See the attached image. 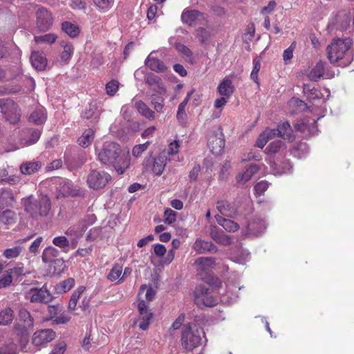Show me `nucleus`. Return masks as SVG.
<instances>
[{"label":"nucleus","instance_id":"nucleus-1","mask_svg":"<svg viewBox=\"0 0 354 354\" xmlns=\"http://www.w3.org/2000/svg\"><path fill=\"white\" fill-rule=\"evenodd\" d=\"M97 159L103 165L113 166L118 174H122L129 167L130 160L127 155L122 154L119 144L113 141H97L95 145Z\"/></svg>","mask_w":354,"mask_h":354},{"label":"nucleus","instance_id":"nucleus-2","mask_svg":"<svg viewBox=\"0 0 354 354\" xmlns=\"http://www.w3.org/2000/svg\"><path fill=\"white\" fill-rule=\"evenodd\" d=\"M26 212L32 218L47 216L51 209V202L46 195L37 197L30 195L22 200Z\"/></svg>","mask_w":354,"mask_h":354},{"label":"nucleus","instance_id":"nucleus-3","mask_svg":"<svg viewBox=\"0 0 354 354\" xmlns=\"http://www.w3.org/2000/svg\"><path fill=\"white\" fill-rule=\"evenodd\" d=\"M204 331L196 324L189 323L183 330L181 342L184 348L192 351L198 347L201 343V335Z\"/></svg>","mask_w":354,"mask_h":354},{"label":"nucleus","instance_id":"nucleus-4","mask_svg":"<svg viewBox=\"0 0 354 354\" xmlns=\"http://www.w3.org/2000/svg\"><path fill=\"white\" fill-rule=\"evenodd\" d=\"M352 44L353 39L351 38L333 39L326 48L327 57L330 62L334 64L342 59Z\"/></svg>","mask_w":354,"mask_h":354},{"label":"nucleus","instance_id":"nucleus-5","mask_svg":"<svg viewBox=\"0 0 354 354\" xmlns=\"http://www.w3.org/2000/svg\"><path fill=\"white\" fill-rule=\"evenodd\" d=\"M169 158L165 151H162L154 158H149L144 163L143 166L146 171H152L156 176H160L165 170V166Z\"/></svg>","mask_w":354,"mask_h":354},{"label":"nucleus","instance_id":"nucleus-6","mask_svg":"<svg viewBox=\"0 0 354 354\" xmlns=\"http://www.w3.org/2000/svg\"><path fill=\"white\" fill-rule=\"evenodd\" d=\"M111 179V176L102 170L92 169L87 176L88 186L93 189L104 187Z\"/></svg>","mask_w":354,"mask_h":354},{"label":"nucleus","instance_id":"nucleus-7","mask_svg":"<svg viewBox=\"0 0 354 354\" xmlns=\"http://www.w3.org/2000/svg\"><path fill=\"white\" fill-rule=\"evenodd\" d=\"M56 337L55 332L50 328L41 329L35 331L32 336V344L38 350L46 347Z\"/></svg>","mask_w":354,"mask_h":354},{"label":"nucleus","instance_id":"nucleus-8","mask_svg":"<svg viewBox=\"0 0 354 354\" xmlns=\"http://www.w3.org/2000/svg\"><path fill=\"white\" fill-rule=\"evenodd\" d=\"M295 127L304 137L313 136L318 132L316 120L310 118H304L298 120L295 123Z\"/></svg>","mask_w":354,"mask_h":354},{"label":"nucleus","instance_id":"nucleus-9","mask_svg":"<svg viewBox=\"0 0 354 354\" xmlns=\"http://www.w3.org/2000/svg\"><path fill=\"white\" fill-rule=\"evenodd\" d=\"M326 63L322 61L318 62L309 72L308 76L310 80L317 82L322 77L325 79L333 78L335 73L326 66Z\"/></svg>","mask_w":354,"mask_h":354},{"label":"nucleus","instance_id":"nucleus-10","mask_svg":"<svg viewBox=\"0 0 354 354\" xmlns=\"http://www.w3.org/2000/svg\"><path fill=\"white\" fill-rule=\"evenodd\" d=\"M26 298L32 303L47 304L50 302L53 296L50 292L45 288H32L26 293Z\"/></svg>","mask_w":354,"mask_h":354},{"label":"nucleus","instance_id":"nucleus-11","mask_svg":"<svg viewBox=\"0 0 354 354\" xmlns=\"http://www.w3.org/2000/svg\"><path fill=\"white\" fill-rule=\"evenodd\" d=\"M36 22L41 31H47L53 24L52 15L47 9L39 8L36 12Z\"/></svg>","mask_w":354,"mask_h":354},{"label":"nucleus","instance_id":"nucleus-12","mask_svg":"<svg viewBox=\"0 0 354 354\" xmlns=\"http://www.w3.org/2000/svg\"><path fill=\"white\" fill-rule=\"evenodd\" d=\"M138 307L139 311L138 326L140 329L145 330L147 329L149 326L153 318V313L144 300L139 302Z\"/></svg>","mask_w":354,"mask_h":354},{"label":"nucleus","instance_id":"nucleus-13","mask_svg":"<svg viewBox=\"0 0 354 354\" xmlns=\"http://www.w3.org/2000/svg\"><path fill=\"white\" fill-rule=\"evenodd\" d=\"M195 302L201 306L204 305L205 306H213L217 304L216 300L212 295L207 293V289L203 286H198L195 291Z\"/></svg>","mask_w":354,"mask_h":354},{"label":"nucleus","instance_id":"nucleus-14","mask_svg":"<svg viewBox=\"0 0 354 354\" xmlns=\"http://www.w3.org/2000/svg\"><path fill=\"white\" fill-rule=\"evenodd\" d=\"M208 147L214 154H219L225 147L223 134L212 133L208 139Z\"/></svg>","mask_w":354,"mask_h":354},{"label":"nucleus","instance_id":"nucleus-15","mask_svg":"<svg viewBox=\"0 0 354 354\" xmlns=\"http://www.w3.org/2000/svg\"><path fill=\"white\" fill-rule=\"evenodd\" d=\"M216 209L224 216L234 218L237 214L236 205L227 201H218L216 203Z\"/></svg>","mask_w":354,"mask_h":354},{"label":"nucleus","instance_id":"nucleus-16","mask_svg":"<svg viewBox=\"0 0 354 354\" xmlns=\"http://www.w3.org/2000/svg\"><path fill=\"white\" fill-rule=\"evenodd\" d=\"M57 189L59 195L62 196H77L80 195V188L68 180H62Z\"/></svg>","mask_w":354,"mask_h":354},{"label":"nucleus","instance_id":"nucleus-17","mask_svg":"<svg viewBox=\"0 0 354 354\" xmlns=\"http://www.w3.org/2000/svg\"><path fill=\"white\" fill-rule=\"evenodd\" d=\"M266 228L265 221L260 218H254L250 221L248 225V232L250 235L258 236L262 234Z\"/></svg>","mask_w":354,"mask_h":354},{"label":"nucleus","instance_id":"nucleus-18","mask_svg":"<svg viewBox=\"0 0 354 354\" xmlns=\"http://www.w3.org/2000/svg\"><path fill=\"white\" fill-rule=\"evenodd\" d=\"M145 82L152 90L158 94L162 95L165 93L166 88L162 80L158 76L153 74H149L145 77Z\"/></svg>","mask_w":354,"mask_h":354},{"label":"nucleus","instance_id":"nucleus-19","mask_svg":"<svg viewBox=\"0 0 354 354\" xmlns=\"http://www.w3.org/2000/svg\"><path fill=\"white\" fill-rule=\"evenodd\" d=\"M271 131L274 133V136H277L289 141H292L295 138L292 127L288 122L279 124L276 129H271Z\"/></svg>","mask_w":354,"mask_h":354},{"label":"nucleus","instance_id":"nucleus-20","mask_svg":"<svg viewBox=\"0 0 354 354\" xmlns=\"http://www.w3.org/2000/svg\"><path fill=\"white\" fill-rule=\"evenodd\" d=\"M193 248L195 251L200 254L207 252L215 253L218 250L217 247L211 241H204L200 239L196 240Z\"/></svg>","mask_w":354,"mask_h":354},{"label":"nucleus","instance_id":"nucleus-21","mask_svg":"<svg viewBox=\"0 0 354 354\" xmlns=\"http://www.w3.org/2000/svg\"><path fill=\"white\" fill-rule=\"evenodd\" d=\"M19 320L23 322V327L21 330V334L27 333L28 328H30L34 325V319L31 317L30 313L25 308H21L19 310Z\"/></svg>","mask_w":354,"mask_h":354},{"label":"nucleus","instance_id":"nucleus-22","mask_svg":"<svg viewBox=\"0 0 354 354\" xmlns=\"http://www.w3.org/2000/svg\"><path fill=\"white\" fill-rule=\"evenodd\" d=\"M30 62L37 71H44L47 66V59L43 53L35 51L31 53Z\"/></svg>","mask_w":354,"mask_h":354},{"label":"nucleus","instance_id":"nucleus-23","mask_svg":"<svg viewBox=\"0 0 354 354\" xmlns=\"http://www.w3.org/2000/svg\"><path fill=\"white\" fill-rule=\"evenodd\" d=\"M153 52L151 53L145 59V65L151 71L160 73L164 72L167 67L165 64L160 59L153 56Z\"/></svg>","mask_w":354,"mask_h":354},{"label":"nucleus","instance_id":"nucleus-24","mask_svg":"<svg viewBox=\"0 0 354 354\" xmlns=\"http://www.w3.org/2000/svg\"><path fill=\"white\" fill-rule=\"evenodd\" d=\"M203 16V13L196 10H187L183 12L181 19L183 23L192 26Z\"/></svg>","mask_w":354,"mask_h":354},{"label":"nucleus","instance_id":"nucleus-25","mask_svg":"<svg viewBox=\"0 0 354 354\" xmlns=\"http://www.w3.org/2000/svg\"><path fill=\"white\" fill-rule=\"evenodd\" d=\"M122 266L119 264H115L107 275V279L116 284H120L124 282L122 277Z\"/></svg>","mask_w":354,"mask_h":354},{"label":"nucleus","instance_id":"nucleus-26","mask_svg":"<svg viewBox=\"0 0 354 354\" xmlns=\"http://www.w3.org/2000/svg\"><path fill=\"white\" fill-rule=\"evenodd\" d=\"M100 115V109L96 101H92L82 112V116L86 119L97 120Z\"/></svg>","mask_w":354,"mask_h":354},{"label":"nucleus","instance_id":"nucleus-27","mask_svg":"<svg viewBox=\"0 0 354 354\" xmlns=\"http://www.w3.org/2000/svg\"><path fill=\"white\" fill-rule=\"evenodd\" d=\"M196 37L202 45L206 46L211 43L212 32L209 28H198L196 30Z\"/></svg>","mask_w":354,"mask_h":354},{"label":"nucleus","instance_id":"nucleus-28","mask_svg":"<svg viewBox=\"0 0 354 354\" xmlns=\"http://www.w3.org/2000/svg\"><path fill=\"white\" fill-rule=\"evenodd\" d=\"M5 117L12 124H16L19 121L21 113L17 104L10 102V111H3Z\"/></svg>","mask_w":354,"mask_h":354},{"label":"nucleus","instance_id":"nucleus-29","mask_svg":"<svg viewBox=\"0 0 354 354\" xmlns=\"http://www.w3.org/2000/svg\"><path fill=\"white\" fill-rule=\"evenodd\" d=\"M29 120L32 123L39 125L46 120V113L44 107L37 108L30 115Z\"/></svg>","mask_w":354,"mask_h":354},{"label":"nucleus","instance_id":"nucleus-30","mask_svg":"<svg viewBox=\"0 0 354 354\" xmlns=\"http://www.w3.org/2000/svg\"><path fill=\"white\" fill-rule=\"evenodd\" d=\"M136 108L138 111L146 119L153 120L156 118V113L145 102L138 101L136 103Z\"/></svg>","mask_w":354,"mask_h":354},{"label":"nucleus","instance_id":"nucleus-31","mask_svg":"<svg viewBox=\"0 0 354 354\" xmlns=\"http://www.w3.org/2000/svg\"><path fill=\"white\" fill-rule=\"evenodd\" d=\"M215 218L218 223L221 225L226 231L235 232L239 227V225L237 223L232 220L225 218L221 215H216Z\"/></svg>","mask_w":354,"mask_h":354},{"label":"nucleus","instance_id":"nucleus-32","mask_svg":"<svg viewBox=\"0 0 354 354\" xmlns=\"http://www.w3.org/2000/svg\"><path fill=\"white\" fill-rule=\"evenodd\" d=\"M218 91L222 96L229 97L234 92V86L229 79L223 80L218 86Z\"/></svg>","mask_w":354,"mask_h":354},{"label":"nucleus","instance_id":"nucleus-33","mask_svg":"<svg viewBox=\"0 0 354 354\" xmlns=\"http://www.w3.org/2000/svg\"><path fill=\"white\" fill-rule=\"evenodd\" d=\"M95 132L93 129H88L84 131L82 135L78 138V144L84 147H88L93 141Z\"/></svg>","mask_w":354,"mask_h":354},{"label":"nucleus","instance_id":"nucleus-34","mask_svg":"<svg viewBox=\"0 0 354 354\" xmlns=\"http://www.w3.org/2000/svg\"><path fill=\"white\" fill-rule=\"evenodd\" d=\"M41 167L39 162H24L20 166L21 172L25 175H30L37 171Z\"/></svg>","mask_w":354,"mask_h":354},{"label":"nucleus","instance_id":"nucleus-35","mask_svg":"<svg viewBox=\"0 0 354 354\" xmlns=\"http://www.w3.org/2000/svg\"><path fill=\"white\" fill-rule=\"evenodd\" d=\"M87 228L86 224L80 220L76 225L67 230L66 234L73 235L76 239H80L83 236Z\"/></svg>","mask_w":354,"mask_h":354},{"label":"nucleus","instance_id":"nucleus-36","mask_svg":"<svg viewBox=\"0 0 354 354\" xmlns=\"http://www.w3.org/2000/svg\"><path fill=\"white\" fill-rule=\"evenodd\" d=\"M195 264L198 265V270L205 271L212 268L215 265V258L214 257H200L196 259Z\"/></svg>","mask_w":354,"mask_h":354},{"label":"nucleus","instance_id":"nucleus-37","mask_svg":"<svg viewBox=\"0 0 354 354\" xmlns=\"http://www.w3.org/2000/svg\"><path fill=\"white\" fill-rule=\"evenodd\" d=\"M62 46L64 49L60 54V59L61 62L65 64L71 59L74 52V48L72 44L69 43L62 42Z\"/></svg>","mask_w":354,"mask_h":354},{"label":"nucleus","instance_id":"nucleus-38","mask_svg":"<svg viewBox=\"0 0 354 354\" xmlns=\"http://www.w3.org/2000/svg\"><path fill=\"white\" fill-rule=\"evenodd\" d=\"M259 170L257 165L251 164L245 169V171L238 176L237 179L239 181L247 182L251 179L252 176L256 174Z\"/></svg>","mask_w":354,"mask_h":354},{"label":"nucleus","instance_id":"nucleus-39","mask_svg":"<svg viewBox=\"0 0 354 354\" xmlns=\"http://www.w3.org/2000/svg\"><path fill=\"white\" fill-rule=\"evenodd\" d=\"M273 137H274V133L270 129H267L260 135L255 145L259 148L263 149L267 142Z\"/></svg>","mask_w":354,"mask_h":354},{"label":"nucleus","instance_id":"nucleus-40","mask_svg":"<svg viewBox=\"0 0 354 354\" xmlns=\"http://www.w3.org/2000/svg\"><path fill=\"white\" fill-rule=\"evenodd\" d=\"M266 150L268 154L273 155L278 152L284 151L285 145L283 142L277 140L270 142L266 147Z\"/></svg>","mask_w":354,"mask_h":354},{"label":"nucleus","instance_id":"nucleus-41","mask_svg":"<svg viewBox=\"0 0 354 354\" xmlns=\"http://www.w3.org/2000/svg\"><path fill=\"white\" fill-rule=\"evenodd\" d=\"M59 255V251L53 246L46 248L42 253V261L44 263L51 261L53 258L57 257Z\"/></svg>","mask_w":354,"mask_h":354},{"label":"nucleus","instance_id":"nucleus-42","mask_svg":"<svg viewBox=\"0 0 354 354\" xmlns=\"http://www.w3.org/2000/svg\"><path fill=\"white\" fill-rule=\"evenodd\" d=\"M62 28L71 37H77L80 33L79 27L69 21L62 23Z\"/></svg>","mask_w":354,"mask_h":354},{"label":"nucleus","instance_id":"nucleus-43","mask_svg":"<svg viewBox=\"0 0 354 354\" xmlns=\"http://www.w3.org/2000/svg\"><path fill=\"white\" fill-rule=\"evenodd\" d=\"M14 318L13 311L11 308H7L0 311V325L10 324Z\"/></svg>","mask_w":354,"mask_h":354},{"label":"nucleus","instance_id":"nucleus-44","mask_svg":"<svg viewBox=\"0 0 354 354\" xmlns=\"http://www.w3.org/2000/svg\"><path fill=\"white\" fill-rule=\"evenodd\" d=\"M23 250L24 248L21 245H17L12 248L6 249L3 252V255L5 258L8 259L17 258L20 255Z\"/></svg>","mask_w":354,"mask_h":354},{"label":"nucleus","instance_id":"nucleus-45","mask_svg":"<svg viewBox=\"0 0 354 354\" xmlns=\"http://www.w3.org/2000/svg\"><path fill=\"white\" fill-rule=\"evenodd\" d=\"M85 290V287L80 286L76 290H75L71 297L68 302V308L71 310H74L76 308L77 301L80 297V295Z\"/></svg>","mask_w":354,"mask_h":354},{"label":"nucleus","instance_id":"nucleus-46","mask_svg":"<svg viewBox=\"0 0 354 354\" xmlns=\"http://www.w3.org/2000/svg\"><path fill=\"white\" fill-rule=\"evenodd\" d=\"M15 215V212L10 209L0 211V223L5 225L12 224L14 223Z\"/></svg>","mask_w":354,"mask_h":354},{"label":"nucleus","instance_id":"nucleus-47","mask_svg":"<svg viewBox=\"0 0 354 354\" xmlns=\"http://www.w3.org/2000/svg\"><path fill=\"white\" fill-rule=\"evenodd\" d=\"M57 39V36L53 33L35 37V41L37 44L45 43L47 44H52L55 42Z\"/></svg>","mask_w":354,"mask_h":354},{"label":"nucleus","instance_id":"nucleus-48","mask_svg":"<svg viewBox=\"0 0 354 354\" xmlns=\"http://www.w3.org/2000/svg\"><path fill=\"white\" fill-rule=\"evenodd\" d=\"M95 6L102 11H107L113 5L114 0H93Z\"/></svg>","mask_w":354,"mask_h":354},{"label":"nucleus","instance_id":"nucleus-49","mask_svg":"<svg viewBox=\"0 0 354 354\" xmlns=\"http://www.w3.org/2000/svg\"><path fill=\"white\" fill-rule=\"evenodd\" d=\"M75 285V280L73 278H68L63 281L57 286V290L59 292H66L69 291Z\"/></svg>","mask_w":354,"mask_h":354},{"label":"nucleus","instance_id":"nucleus-50","mask_svg":"<svg viewBox=\"0 0 354 354\" xmlns=\"http://www.w3.org/2000/svg\"><path fill=\"white\" fill-rule=\"evenodd\" d=\"M151 103L153 105V107L157 112H160L164 106V100L161 96L153 95Z\"/></svg>","mask_w":354,"mask_h":354},{"label":"nucleus","instance_id":"nucleus-51","mask_svg":"<svg viewBox=\"0 0 354 354\" xmlns=\"http://www.w3.org/2000/svg\"><path fill=\"white\" fill-rule=\"evenodd\" d=\"M176 215L177 213L175 211L172 210L170 208L166 209L164 212L165 223L169 225L173 223L174 222L176 221Z\"/></svg>","mask_w":354,"mask_h":354},{"label":"nucleus","instance_id":"nucleus-52","mask_svg":"<svg viewBox=\"0 0 354 354\" xmlns=\"http://www.w3.org/2000/svg\"><path fill=\"white\" fill-rule=\"evenodd\" d=\"M119 83L116 80H111L106 84V91L109 95L113 96L118 91Z\"/></svg>","mask_w":354,"mask_h":354},{"label":"nucleus","instance_id":"nucleus-53","mask_svg":"<svg viewBox=\"0 0 354 354\" xmlns=\"http://www.w3.org/2000/svg\"><path fill=\"white\" fill-rule=\"evenodd\" d=\"M53 243L60 248H64L69 245V241L64 236L55 237L53 239Z\"/></svg>","mask_w":354,"mask_h":354},{"label":"nucleus","instance_id":"nucleus-54","mask_svg":"<svg viewBox=\"0 0 354 354\" xmlns=\"http://www.w3.org/2000/svg\"><path fill=\"white\" fill-rule=\"evenodd\" d=\"M150 142H146L144 144L136 145L132 150V154L135 157H139L149 147Z\"/></svg>","mask_w":354,"mask_h":354},{"label":"nucleus","instance_id":"nucleus-55","mask_svg":"<svg viewBox=\"0 0 354 354\" xmlns=\"http://www.w3.org/2000/svg\"><path fill=\"white\" fill-rule=\"evenodd\" d=\"M145 290H147L145 293V299L147 301H152L155 297L156 291L152 288H147L146 285H142L139 294L140 295Z\"/></svg>","mask_w":354,"mask_h":354},{"label":"nucleus","instance_id":"nucleus-56","mask_svg":"<svg viewBox=\"0 0 354 354\" xmlns=\"http://www.w3.org/2000/svg\"><path fill=\"white\" fill-rule=\"evenodd\" d=\"M295 43L293 42L292 44L283 51V59L286 64L288 63V62L290 61V59L293 57V51L295 48Z\"/></svg>","mask_w":354,"mask_h":354},{"label":"nucleus","instance_id":"nucleus-57","mask_svg":"<svg viewBox=\"0 0 354 354\" xmlns=\"http://www.w3.org/2000/svg\"><path fill=\"white\" fill-rule=\"evenodd\" d=\"M224 232L219 230L216 226L210 225L209 229V236L214 241H217L219 237L221 236Z\"/></svg>","mask_w":354,"mask_h":354},{"label":"nucleus","instance_id":"nucleus-58","mask_svg":"<svg viewBox=\"0 0 354 354\" xmlns=\"http://www.w3.org/2000/svg\"><path fill=\"white\" fill-rule=\"evenodd\" d=\"M42 241L43 238L41 236L37 237L30 245L29 252L33 254L34 255L37 254L39 252V249Z\"/></svg>","mask_w":354,"mask_h":354},{"label":"nucleus","instance_id":"nucleus-59","mask_svg":"<svg viewBox=\"0 0 354 354\" xmlns=\"http://www.w3.org/2000/svg\"><path fill=\"white\" fill-rule=\"evenodd\" d=\"M179 142L177 140H174L171 142L168 146V148L166 151L167 156L168 155H175L178 153L179 151Z\"/></svg>","mask_w":354,"mask_h":354},{"label":"nucleus","instance_id":"nucleus-60","mask_svg":"<svg viewBox=\"0 0 354 354\" xmlns=\"http://www.w3.org/2000/svg\"><path fill=\"white\" fill-rule=\"evenodd\" d=\"M176 48L177 50L182 53L185 57L191 59L192 56V50L183 44H176Z\"/></svg>","mask_w":354,"mask_h":354},{"label":"nucleus","instance_id":"nucleus-61","mask_svg":"<svg viewBox=\"0 0 354 354\" xmlns=\"http://www.w3.org/2000/svg\"><path fill=\"white\" fill-rule=\"evenodd\" d=\"M252 160H254L257 161L261 160V155L260 154V153L251 151L248 152V153L244 154V156L243 157V161H250Z\"/></svg>","mask_w":354,"mask_h":354},{"label":"nucleus","instance_id":"nucleus-62","mask_svg":"<svg viewBox=\"0 0 354 354\" xmlns=\"http://www.w3.org/2000/svg\"><path fill=\"white\" fill-rule=\"evenodd\" d=\"M268 187L269 183L267 181L262 180L254 186V190L257 194L261 195L268 189Z\"/></svg>","mask_w":354,"mask_h":354},{"label":"nucleus","instance_id":"nucleus-63","mask_svg":"<svg viewBox=\"0 0 354 354\" xmlns=\"http://www.w3.org/2000/svg\"><path fill=\"white\" fill-rule=\"evenodd\" d=\"M185 108H186V106H184V104L178 105L176 117H177L178 120L180 123H184L187 118Z\"/></svg>","mask_w":354,"mask_h":354},{"label":"nucleus","instance_id":"nucleus-64","mask_svg":"<svg viewBox=\"0 0 354 354\" xmlns=\"http://www.w3.org/2000/svg\"><path fill=\"white\" fill-rule=\"evenodd\" d=\"M66 344L64 342H61L55 344L54 348L49 354H64L66 351Z\"/></svg>","mask_w":354,"mask_h":354}]
</instances>
